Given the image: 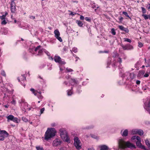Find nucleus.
I'll list each match as a JSON object with an SVG mask.
<instances>
[{
  "instance_id": "4",
  "label": "nucleus",
  "mask_w": 150,
  "mask_h": 150,
  "mask_svg": "<svg viewBox=\"0 0 150 150\" xmlns=\"http://www.w3.org/2000/svg\"><path fill=\"white\" fill-rule=\"evenodd\" d=\"M8 135V133L5 130H0V140L3 141Z\"/></svg>"
},
{
  "instance_id": "31",
  "label": "nucleus",
  "mask_w": 150,
  "mask_h": 150,
  "mask_svg": "<svg viewBox=\"0 0 150 150\" xmlns=\"http://www.w3.org/2000/svg\"><path fill=\"white\" fill-rule=\"evenodd\" d=\"M22 78H21V81H24L26 80V77L24 76V75H21Z\"/></svg>"
},
{
  "instance_id": "19",
  "label": "nucleus",
  "mask_w": 150,
  "mask_h": 150,
  "mask_svg": "<svg viewBox=\"0 0 150 150\" xmlns=\"http://www.w3.org/2000/svg\"><path fill=\"white\" fill-rule=\"evenodd\" d=\"M144 59L145 62L146 63V64H145L146 67H148L150 66V59H149L147 62H146V59L145 58Z\"/></svg>"
},
{
  "instance_id": "51",
  "label": "nucleus",
  "mask_w": 150,
  "mask_h": 150,
  "mask_svg": "<svg viewBox=\"0 0 150 150\" xmlns=\"http://www.w3.org/2000/svg\"><path fill=\"white\" fill-rule=\"evenodd\" d=\"M84 16H83L82 15H81L80 16V19L81 20H83L84 19Z\"/></svg>"
},
{
  "instance_id": "26",
  "label": "nucleus",
  "mask_w": 150,
  "mask_h": 150,
  "mask_svg": "<svg viewBox=\"0 0 150 150\" xmlns=\"http://www.w3.org/2000/svg\"><path fill=\"white\" fill-rule=\"evenodd\" d=\"M35 148L37 150H44L43 147L40 146H36Z\"/></svg>"
},
{
  "instance_id": "28",
  "label": "nucleus",
  "mask_w": 150,
  "mask_h": 150,
  "mask_svg": "<svg viewBox=\"0 0 150 150\" xmlns=\"http://www.w3.org/2000/svg\"><path fill=\"white\" fill-rule=\"evenodd\" d=\"M150 15H147L145 14H143L142 16L144 17V18L145 20H146L149 18Z\"/></svg>"
},
{
  "instance_id": "48",
  "label": "nucleus",
  "mask_w": 150,
  "mask_h": 150,
  "mask_svg": "<svg viewBox=\"0 0 150 150\" xmlns=\"http://www.w3.org/2000/svg\"><path fill=\"white\" fill-rule=\"evenodd\" d=\"M118 61L120 63H121L122 62V59L120 58L119 57L118 58Z\"/></svg>"
},
{
  "instance_id": "11",
  "label": "nucleus",
  "mask_w": 150,
  "mask_h": 150,
  "mask_svg": "<svg viewBox=\"0 0 150 150\" xmlns=\"http://www.w3.org/2000/svg\"><path fill=\"white\" fill-rule=\"evenodd\" d=\"M11 12L12 13H15L16 11V4L13 0L11 1Z\"/></svg>"
},
{
  "instance_id": "47",
  "label": "nucleus",
  "mask_w": 150,
  "mask_h": 150,
  "mask_svg": "<svg viewBox=\"0 0 150 150\" xmlns=\"http://www.w3.org/2000/svg\"><path fill=\"white\" fill-rule=\"evenodd\" d=\"M120 22H121L123 20V18L122 17H120L118 18Z\"/></svg>"
},
{
  "instance_id": "56",
  "label": "nucleus",
  "mask_w": 150,
  "mask_h": 150,
  "mask_svg": "<svg viewBox=\"0 0 150 150\" xmlns=\"http://www.w3.org/2000/svg\"><path fill=\"white\" fill-rule=\"evenodd\" d=\"M45 53L47 54L48 56H50V54L49 52H48L46 51V52H45Z\"/></svg>"
},
{
  "instance_id": "32",
  "label": "nucleus",
  "mask_w": 150,
  "mask_h": 150,
  "mask_svg": "<svg viewBox=\"0 0 150 150\" xmlns=\"http://www.w3.org/2000/svg\"><path fill=\"white\" fill-rule=\"evenodd\" d=\"M111 33L113 35L116 34V32L114 28H112L111 29Z\"/></svg>"
},
{
  "instance_id": "40",
  "label": "nucleus",
  "mask_w": 150,
  "mask_h": 150,
  "mask_svg": "<svg viewBox=\"0 0 150 150\" xmlns=\"http://www.w3.org/2000/svg\"><path fill=\"white\" fill-rule=\"evenodd\" d=\"M123 14L125 15L126 16L128 17H129V15H128L127 13V12L123 11L122 12Z\"/></svg>"
},
{
  "instance_id": "37",
  "label": "nucleus",
  "mask_w": 150,
  "mask_h": 150,
  "mask_svg": "<svg viewBox=\"0 0 150 150\" xmlns=\"http://www.w3.org/2000/svg\"><path fill=\"white\" fill-rule=\"evenodd\" d=\"M1 74L2 75H3L4 76H6L5 72L3 70L1 71Z\"/></svg>"
},
{
  "instance_id": "8",
  "label": "nucleus",
  "mask_w": 150,
  "mask_h": 150,
  "mask_svg": "<svg viewBox=\"0 0 150 150\" xmlns=\"http://www.w3.org/2000/svg\"><path fill=\"white\" fill-rule=\"evenodd\" d=\"M62 143V141L59 139H56L54 140L52 143V146L54 147L60 145Z\"/></svg>"
},
{
  "instance_id": "38",
  "label": "nucleus",
  "mask_w": 150,
  "mask_h": 150,
  "mask_svg": "<svg viewBox=\"0 0 150 150\" xmlns=\"http://www.w3.org/2000/svg\"><path fill=\"white\" fill-rule=\"evenodd\" d=\"M7 22L5 20H4L1 22V24L2 25H5L6 24Z\"/></svg>"
},
{
  "instance_id": "30",
  "label": "nucleus",
  "mask_w": 150,
  "mask_h": 150,
  "mask_svg": "<svg viewBox=\"0 0 150 150\" xmlns=\"http://www.w3.org/2000/svg\"><path fill=\"white\" fill-rule=\"evenodd\" d=\"M69 12H70V13L69 14L70 15L74 16L76 14V13L74 12H72L70 10L68 11Z\"/></svg>"
},
{
  "instance_id": "7",
  "label": "nucleus",
  "mask_w": 150,
  "mask_h": 150,
  "mask_svg": "<svg viewBox=\"0 0 150 150\" xmlns=\"http://www.w3.org/2000/svg\"><path fill=\"white\" fill-rule=\"evenodd\" d=\"M131 139L132 140L137 139V141L136 142L137 146L139 147H140V146L141 145L142 143L141 142V138L140 137L137 136H135L132 137Z\"/></svg>"
},
{
  "instance_id": "49",
  "label": "nucleus",
  "mask_w": 150,
  "mask_h": 150,
  "mask_svg": "<svg viewBox=\"0 0 150 150\" xmlns=\"http://www.w3.org/2000/svg\"><path fill=\"white\" fill-rule=\"evenodd\" d=\"M11 102L12 104H13L14 105H15L16 104V101L14 100H13Z\"/></svg>"
},
{
  "instance_id": "6",
  "label": "nucleus",
  "mask_w": 150,
  "mask_h": 150,
  "mask_svg": "<svg viewBox=\"0 0 150 150\" xmlns=\"http://www.w3.org/2000/svg\"><path fill=\"white\" fill-rule=\"evenodd\" d=\"M21 104V106L23 108L22 110L24 112H26V110L28 109V110H30V108H27L28 104L27 103L24 101L23 100H22L20 103Z\"/></svg>"
},
{
  "instance_id": "52",
  "label": "nucleus",
  "mask_w": 150,
  "mask_h": 150,
  "mask_svg": "<svg viewBox=\"0 0 150 150\" xmlns=\"http://www.w3.org/2000/svg\"><path fill=\"white\" fill-rule=\"evenodd\" d=\"M45 108H42L40 110V112H43L44 111Z\"/></svg>"
},
{
  "instance_id": "27",
  "label": "nucleus",
  "mask_w": 150,
  "mask_h": 150,
  "mask_svg": "<svg viewBox=\"0 0 150 150\" xmlns=\"http://www.w3.org/2000/svg\"><path fill=\"white\" fill-rule=\"evenodd\" d=\"M92 8L93 9H95L96 8L98 9L99 8L98 5H96L95 4H94L92 5Z\"/></svg>"
},
{
  "instance_id": "57",
  "label": "nucleus",
  "mask_w": 150,
  "mask_h": 150,
  "mask_svg": "<svg viewBox=\"0 0 150 150\" xmlns=\"http://www.w3.org/2000/svg\"><path fill=\"white\" fill-rule=\"evenodd\" d=\"M140 62H138L137 64H136L135 65V66H137V65H140Z\"/></svg>"
},
{
  "instance_id": "63",
  "label": "nucleus",
  "mask_w": 150,
  "mask_h": 150,
  "mask_svg": "<svg viewBox=\"0 0 150 150\" xmlns=\"http://www.w3.org/2000/svg\"><path fill=\"white\" fill-rule=\"evenodd\" d=\"M148 5L149 6L148 7V9L150 10V4H149Z\"/></svg>"
},
{
  "instance_id": "25",
  "label": "nucleus",
  "mask_w": 150,
  "mask_h": 150,
  "mask_svg": "<svg viewBox=\"0 0 150 150\" xmlns=\"http://www.w3.org/2000/svg\"><path fill=\"white\" fill-rule=\"evenodd\" d=\"M126 74L129 75L130 78H131L132 79H133L134 78V74L133 73L129 74V73L128 72L124 74L125 75Z\"/></svg>"
},
{
  "instance_id": "20",
  "label": "nucleus",
  "mask_w": 150,
  "mask_h": 150,
  "mask_svg": "<svg viewBox=\"0 0 150 150\" xmlns=\"http://www.w3.org/2000/svg\"><path fill=\"white\" fill-rule=\"evenodd\" d=\"M145 143L146 145L148 147V148L150 149V142L147 139L145 140Z\"/></svg>"
},
{
  "instance_id": "58",
  "label": "nucleus",
  "mask_w": 150,
  "mask_h": 150,
  "mask_svg": "<svg viewBox=\"0 0 150 150\" xmlns=\"http://www.w3.org/2000/svg\"><path fill=\"white\" fill-rule=\"evenodd\" d=\"M88 150H95L93 148H90L88 149Z\"/></svg>"
},
{
  "instance_id": "50",
  "label": "nucleus",
  "mask_w": 150,
  "mask_h": 150,
  "mask_svg": "<svg viewBox=\"0 0 150 150\" xmlns=\"http://www.w3.org/2000/svg\"><path fill=\"white\" fill-rule=\"evenodd\" d=\"M30 18L33 19L35 18V17L34 16H30Z\"/></svg>"
},
{
  "instance_id": "39",
  "label": "nucleus",
  "mask_w": 150,
  "mask_h": 150,
  "mask_svg": "<svg viewBox=\"0 0 150 150\" xmlns=\"http://www.w3.org/2000/svg\"><path fill=\"white\" fill-rule=\"evenodd\" d=\"M72 94V92L71 90L68 91H67V95L68 96H70Z\"/></svg>"
},
{
  "instance_id": "14",
  "label": "nucleus",
  "mask_w": 150,
  "mask_h": 150,
  "mask_svg": "<svg viewBox=\"0 0 150 150\" xmlns=\"http://www.w3.org/2000/svg\"><path fill=\"white\" fill-rule=\"evenodd\" d=\"M122 47L123 49L125 50H131L133 49V47L129 44L126 45L125 46L122 45Z\"/></svg>"
},
{
  "instance_id": "16",
  "label": "nucleus",
  "mask_w": 150,
  "mask_h": 150,
  "mask_svg": "<svg viewBox=\"0 0 150 150\" xmlns=\"http://www.w3.org/2000/svg\"><path fill=\"white\" fill-rule=\"evenodd\" d=\"M119 28L121 30L124 31L127 33H128L129 32L128 29L127 28H125L122 26L119 25Z\"/></svg>"
},
{
  "instance_id": "64",
  "label": "nucleus",
  "mask_w": 150,
  "mask_h": 150,
  "mask_svg": "<svg viewBox=\"0 0 150 150\" xmlns=\"http://www.w3.org/2000/svg\"><path fill=\"white\" fill-rule=\"evenodd\" d=\"M115 57H116V56H117L118 55V54L117 53H115Z\"/></svg>"
},
{
  "instance_id": "15",
  "label": "nucleus",
  "mask_w": 150,
  "mask_h": 150,
  "mask_svg": "<svg viewBox=\"0 0 150 150\" xmlns=\"http://www.w3.org/2000/svg\"><path fill=\"white\" fill-rule=\"evenodd\" d=\"M100 150H108L109 147L105 145H102L99 146Z\"/></svg>"
},
{
  "instance_id": "12",
  "label": "nucleus",
  "mask_w": 150,
  "mask_h": 150,
  "mask_svg": "<svg viewBox=\"0 0 150 150\" xmlns=\"http://www.w3.org/2000/svg\"><path fill=\"white\" fill-rule=\"evenodd\" d=\"M59 132L61 138H63L67 133V131L64 129H61L59 130Z\"/></svg>"
},
{
  "instance_id": "10",
  "label": "nucleus",
  "mask_w": 150,
  "mask_h": 150,
  "mask_svg": "<svg viewBox=\"0 0 150 150\" xmlns=\"http://www.w3.org/2000/svg\"><path fill=\"white\" fill-rule=\"evenodd\" d=\"M55 34V36L60 42L62 41V40L61 38L59 37L60 33L59 30L57 29L55 30L54 32Z\"/></svg>"
},
{
  "instance_id": "61",
  "label": "nucleus",
  "mask_w": 150,
  "mask_h": 150,
  "mask_svg": "<svg viewBox=\"0 0 150 150\" xmlns=\"http://www.w3.org/2000/svg\"><path fill=\"white\" fill-rule=\"evenodd\" d=\"M49 59H51L52 60H53V58L52 57H49Z\"/></svg>"
},
{
  "instance_id": "29",
  "label": "nucleus",
  "mask_w": 150,
  "mask_h": 150,
  "mask_svg": "<svg viewBox=\"0 0 150 150\" xmlns=\"http://www.w3.org/2000/svg\"><path fill=\"white\" fill-rule=\"evenodd\" d=\"M124 39V41L125 42H127L130 43L131 42H132L131 40L129 38H125Z\"/></svg>"
},
{
  "instance_id": "62",
  "label": "nucleus",
  "mask_w": 150,
  "mask_h": 150,
  "mask_svg": "<svg viewBox=\"0 0 150 150\" xmlns=\"http://www.w3.org/2000/svg\"><path fill=\"white\" fill-rule=\"evenodd\" d=\"M108 51H103L102 52L103 53H108Z\"/></svg>"
},
{
  "instance_id": "13",
  "label": "nucleus",
  "mask_w": 150,
  "mask_h": 150,
  "mask_svg": "<svg viewBox=\"0 0 150 150\" xmlns=\"http://www.w3.org/2000/svg\"><path fill=\"white\" fill-rule=\"evenodd\" d=\"M145 108L148 112H150V100L145 103Z\"/></svg>"
},
{
  "instance_id": "9",
  "label": "nucleus",
  "mask_w": 150,
  "mask_h": 150,
  "mask_svg": "<svg viewBox=\"0 0 150 150\" xmlns=\"http://www.w3.org/2000/svg\"><path fill=\"white\" fill-rule=\"evenodd\" d=\"M54 61L58 63H59L62 64H65V62L61 60V58L58 56H55L54 57Z\"/></svg>"
},
{
  "instance_id": "53",
  "label": "nucleus",
  "mask_w": 150,
  "mask_h": 150,
  "mask_svg": "<svg viewBox=\"0 0 150 150\" xmlns=\"http://www.w3.org/2000/svg\"><path fill=\"white\" fill-rule=\"evenodd\" d=\"M140 83V81L139 80H137L136 81V83L137 84H139Z\"/></svg>"
},
{
  "instance_id": "2",
  "label": "nucleus",
  "mask_w": 150,
  "mask_h": 150,
  "mask_svg": "<svg viewBox=\"0 0 150 150\" xmlns=\"http://www.w3.org/2000/svg\"><path fill=\"white\" fill-rule=\"evenodd\" d=\"M57 132L54 128H48L45 134V139L48 141L55 136Z\"/></svg>"
},
{
  "instance_id": "36",
  "label": "nucleus",
  "mask_w": 150,
  "mask_h": 150,
  "mask_svg": "<svg viewBox=\"0 0 150 150\" xmlns=\"http://www.w3.org/2000/svg\"><path fill=\"white\" fill-rule=\"evenodd\" d=\"M141 8H142V11L143 13H146V11L145 9L143 7H142Z\"/></svg>"
},
{
  "instance_id": "54",
  "label": "nucleus",
  "mask_w": 150,
  "mask_h": 150,
  "mask_svg": "<svg viewBox=\"0 0 150 150\" xmlns=\"http://www.w3.org/2000/svg\"><path fill=\"white\" fill-rule=\"evenodd\" d=\"M149 76V75L147 73H146L144 75L145 77H148Z\"/></svg>"
},
{
  "instance_id": "33",
  "label": "nucleus",
  "mask_w": 150,
  "mask_h": 150,
  "mask_svg": "<svg viewBox=\"0 0 150 150\" xmlns=\"http://www.w3.org/2000/svg\"><path fill=\"white\" fill-rule=\"evenodd\" d=\"M66 70L68 72H71L73 71V70L72 69L68 68H67Z\"/></svg>"
},
{
  "instance_id": "46",
  "label": "nucleus",
  "mask_w": 150,
  "mask_h": 150,
  "mask_svg": "<svg viewBox=\"0 0 150 150\" xmlns=\"http://www.w3.org/2000/svg\"><path fill=\"white\" fill-rule=\"evenodd\" d=\"M40 46H38L35 49V51H37L40 48Z\"/></svg>"
},
{
  "instance_id": "34",
  "label": "nucleus",
  "mask_w": 150,
  "mask_h": 150,
  "mask_svg": "<svg viewBox=\"0 0 150 150\" xmlns=\"http://www.w3.org/2000/svg\"><path fill=\"white\" fill-rule=\"evenodd\" d=\"M138 46L140 47H142L143 46V44L140 42H139L138 43Z\"/></svg>"
},
{
  "instance_id": "1",
  "label": "nucleus",
  "mask_w": 150,
  "mask_h": 150,
  "mask_svg": "<svg viewBox=\"0 0 150 150\" xmlns=\"http://www.w3.org/2000/svg\"><path fill=\"white\" fill-rule=\"evenodd\" d=\"M118 144L119 147L122 149H125L127 148L131 149L136 148L135 146L134 145L130 143L129 141L126 142L122 139H119Z\"/></svg>"
},
{
  "instance_id": "21",
  "label": "nucleus",
  "mask_w": 150,
  "mask_h": 150,
  "mask_svg": "<svg viewBox=\"0 0 150 150\" xmlns=\"http://www.w3.org/2000/svg\"><path fill=\"white\" fill-rule=\"evenodd\" d=\"M144 132L143 130L141 129L137 130V134L141 136L143 134Z\"/></svg>"
},
{
  "instance_id": "55",
  "label": "nucleus",
  "mask_w": 150,
  "mask_h": 150,
  "mask_svg": "<svg viewBox=\"0 0 150 150\" xmlns=\"http://www.w3.org/2000/svg\"><path fill=\"white\" fill-rule=\"evenodd\" d=\"M8 13L7 12H5V14L4 15H3L4 16L6 17V16H7V15H8Z\"/></svg>"
},
{
  "instance_id": "24",
  "label": "nucleus",
  "mask_w": 150,
  "mask_h": 150,
  "mask_svg": "<svg viewBox=\"0 0 150 150\" xmlns=\"http://www.w3.org/2000/svg\"><path fill=\"white\" fill-rule=\"evenodd\" d=\"M69 82L70 83V84H71V85H73L74 84L76 83V81L75 79H71L69 80Z\"/></svg>"
},
{
  "instance_id": "22",
  "label": "nucleus",
  "mask_w": 150,
  "mask_h": 150,
  "mask_svg": "<svg viewBox=\"0 0 150 150\" xmlns=\"http://www.w3.org/2000/svg\"><path fill=\"white\" fill-rule=\"evenodd\" d=\"M128 133V131L127 130L125 129L124 131L122 134V135L123 136L126 137Z\"/></svg>"
},
{
  "instance_id": "41",
  "label": "nucleus",
  "mask_w": 150,
  "mask_h": 150,
  "mask_svg": "<svg viewBox=\"0 0 150 150\" xmlns=\"http://www.w3.org/2000/svg\"><path fill=\"white\" fill-rule=\"evenodd\" d=\"M5 18L6 17L4 16V15H2V16H0V19L1 20H5Z\"/></svg>"
},
{
  "instance_id": "42",
  "label": "nucleus",
  "mask_w": 150,
  "mask_h": 150,
  "mask_svg": "<svg viewBox=\"0 0 150 150\" xmlns=\"http://www.w3.org/2000/svg\"><path fill=\"white\" fill-rule=\"evenodd\" d=\"M132 133L134 134H137V130H133L132 131Z\"/></svg>"
},
{
  "instance_id": "59",
  "label": "nucleus",
  "mask_w": 150,
  "mask_h": 150,
  "mask_svg": "<svg viewBox=\"0 0 150 150\" xmlns=\"http://www.w3.org/2000/svg\"><path fill=\"white\" fill-rule=\"evenodd\" d=\"M52 126V127L54 126L55 125V124L54 123H52L51 125Z\"/></svg>"
},
{
  "instance_id": "45",
  "label": "nucleus",
  "mask_w": 150,
  "mask_h": 150,
  "mask_svg": "<svg viewBox=\"0 0 150 150\" xmlns=\"http://www.w3.org/2000/svg\"><path fill=\"white\" fill-rule=\"evenodd\" d=\"M85 19L86 21L90 22L91 21V19L88 17H86L85 18Z\"/></svg>"
},
{
  "instance_id": "3",
  "label": "nucleus",
  "mask_w": 150,
  "mask_h": 150,
  "mask_svg": "<svg viewBox=\"0 0 150 150\" xmlns=\"http://www.w3.org/2000/svg\"><path fill=\"white\" fill-rule=\"evenodd\" d=\"M74 144L76 148L79 150L81 149V145L80 141L77 137H75L74 139Z\"/></svg>"
},
{
  "instance_id": "35",
  "label": "nucleus",
  "mask_w": 150,
  "mask_h": 150,
  "mask_svg": "<svg viewBox=\"0 0 150 150\" xmlns=\"http://www.w3.org/2000/svg\"><path fill=\"white\" fill-rule=\"evenodd\" d=\"M22 120L25 122H26L28 121V119L25 117H22Z\"/></svg>"
},
{
  "instance_id": "18",
  "label": "nucleus",
  "mask_w": 150,
  "mask_h": 150,
  "mask_svg": "<svg viewBox=\"0 0 150 150\" xmlns=\"http://www.w3.org/2000/svg\"><path fill=\"white\" fill-rule=\"evenodd\" d=\"M30 91L33 93L35 96L37 94L38 95H40L41 93L39 92H37V93L35 92V90L33 88H31L30 89Z\"/></svg>"
},
{
  "instance_id": "44",
  "label": "nucleus",
  "mask_w": 150,
  "mask_h": 150,
  "mask_svg": "<svg viewBox=\"0 0 150 150\" xmlns=\"http://www.w3.org/2000/svg\"><path fill=\"white\" fill-rule=\"evenodd\" d=\"M42 50H40L38 51V55H41L42 53Z\"/></svg>"
},
{
  "instance_id": "17",
  "label": "nucleus",
  "mask_w": 150,
  "mask_h": 150,
  "mask_svg": "<svg viewBox=\"0 0 150 150\" xmlns=\"http://www.w3.org/2000/svg\"><path fill=\"white\" fill-rule=\"evenodd\" d=\"M63 138H64V140L65 141L67 142L68 143L70 142V140L69 139V138L67 134L65 135L64 137H63Z\"/></svg>"
},
{
  "instance_id": "43",
  "label": "nucleus",
  "mask_w": 150,
  "mask_h": 150,
  "mask_svg": "<svg viewBox=\"0 0 150 150\" xmlns=\"http://www.w3.org/2000/svg\"><path fill=\"white\" fill-rule=\"evenodd\" d=\"M72 51L74 52H77V48L76 47H74L72 49Z\"/></svg>"
},
{
  "instance_id": "5",
  "label": "nucleus",
  "mask_w": 150,
  "mask_h": 150,
  "mask_svg": "<svg viewBox=\"0 0 150 150\" xmlns=\"http://www.w3.org/2000/svg\"><path fill=\"white\" fill-rule=\"evenodd\" d=\"M6 118L8 120V121L10 120L17 123H19L20 122V120L18 119L17 117H14V116L13 115H9L6 117Z\"/></svg>"
},
{
  "instance_id": "23",
  "label": "nucleus",
  "mask_w": 150,
  "mask_h": 150,
  "mask_svg": "<svg viewBox=\"0 0 150 150\" xmlns=\"http://www.w3.org/2000/svg\"><path fill=\"white\" fill-rule=\"evenodd\" d=\"M76 23L79 27H82L83 25V23L82 22L80 21H77Z\"/></svg>"
},
{
  "instance_id": "60",
  "label": "nucleus",
  "mask_w": 150,
  "mask_h": 150,
  "mask_svg": "<svg viewBox=\"0 0 150 150\" xmlns=\"http://www.w3.org/2000/svg\"><path fill=\"white\" fill-rule=\"evenodd\" d=\"M4 106L6 108H8V105H4Z\"/></svg>"
}]
</instances>
